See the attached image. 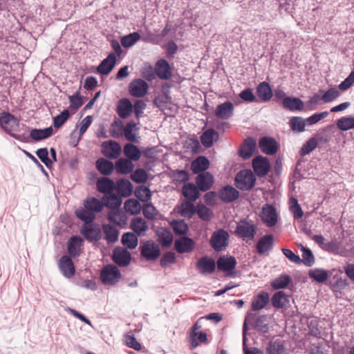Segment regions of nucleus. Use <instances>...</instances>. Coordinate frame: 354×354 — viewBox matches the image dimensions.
<instances>
[{
    "mask_svg": "<svg viewBox=\"0 0 354 354\" xmlns=\"http://www.w3.org/2000/svg\"><path fill=\"white\" fill-rule=\"evenodd\" d=\"M132 104L128 99H122L117 106V113L121 118H127L132 112Z\"/></svg>",
    "mask_w": 354,
    "mask_h": 354,
    "instance_id": "79ce46f5",
    "label": "nucleus"
},
{
    "mask_svg": "<svg viewBox=\"0 0 354 354\" xmlns=\"http://www.w3.org/2000/svg\"><path fill=\"white\" fill-rule=\"evenodd\" d=\"M159 240L162 245L169 247L171 245L174 236L172 233L169 230H164L159 234Z\"/></svg>",
    "mask_w": 354,
    "mask_h": 354,
    "instance_id": "69168bd1",
    "label": "nucleus"
},
{
    "mask_svg": "<svg viewBox=\"0 0 354 354\" xmlns=\"http://www.w3.org/2000/svg\"><path fill=\"white\" fill-rule=\"evenodd\" d=\"M116 63V55L110 53L104 59L96 68L97 73L101 75H108L112 71Z\"/></svg>",
    "mask_w": 354,
    "mask_h": 354,
    "instance_id": "412c9836",
    "label": "nucleus"
},
{
    "mask_svg": "<svg viewBox=\"0 0 354 354\" xmlns=\"http://www.w3.org/2000/svg\"><path fill=\"white\" fill-rule=\"evenodd\" d=\"M282 104L284 109L291 111H301L304 108V102L298 97H286Z\"/></svg>",
    "mask_w": 354,
    "mask_h": 354,
    "instance_id": "4c0bfd02",
    "label": "nucleus"
},
{
    "mask_svg": "<svg viewBox=\"0 0 354 354\" xmlns=\"http://www.w3.org/2000/svg\"><path fill=\"white\" fill-rule=\"evenodd\" d=\"M70 108L72 110L77 111L83 104V100L80 96V92L77 91L73 95L69 96Z\"/></svg>",
    "mask_w": 354,
    "mask_h": 354,
    "instance_id": "0e129e2a",
    "label": "nucleus"
},
{
    "mask_svg": "<svg viewBox=\"0 0 354 354\" xmlns=\"http://www.w3.org/2000/svg\"><path fill=\"white\" fill-rule=\"evenodd\" d=\"M234 181L239 189L250 190L255 185L256 177L251 170L243 169L237 173Z\"/></svg>",
    "mask_w": 354,
    "mask_h": 354,
    "instance_id": "20e7f679",
    "label": "nucleus"
},
{
    "mask_svg": "<svg viewBox=\"0 0 354 354\" xmlns=\"http://www.w3.org/2000/svg\"><path fill=\"white\" fill-rule=\"evenodd\" d=\"M196 267L201 274H209L215 271L216 263L212 258L205 256L198 260Z\"/></svg>",
    "mask_w": 354,
    "mask_h": 354,
    "instance_id": "f8f14e48",
    "label": "nucleus"
},
{
    "mask_svg": "<svg viewBox=\"0 0 354 354\" xmlns=\"http://www.w3.org/2000/svg\"><path fill=\"white\" fill-rule=\"evenodd\" d=\"M123 153L131 161H137L141 157V151L132 143H127L124 146Z\"/></svg>",
    "mask_w": 354,
    "mask_h": 354,
    "instance_id": "58836bf2",
    "label": "nucleus"
},
{
    "mask_svg": "<svg viewBox=\"0 0 354 354\" xmlns=\"http://www.w3.org/2000/svg\"><path fill=\"white\" fill-rule=\"evenodd\" d=\"M53 133V129L49 127L44 129H33L30 132V136L35 141H40L48 138Z\"/></svg>",
    "mask_w": 354,
    "mask_h": 354,
    "instance_id": "ea45409f",
    "label": "nucleus"
},
{
    "mask_svg": "<svg viewBox=\"0 0 354 354\" xmlns=\"http://www.w3.org/2000/svg\"><path fill=\"white\" fill-rule=\"evenodd\" d=\"M289 124L294 131L303 132L305 130L306 122L301 117H292L289 121Z\"/></svg>",
    "mask_w": 354,
    "mask_h": 354,
    "instance_id": "864d4df0",
    "label": "nucleus"
},
{
    "mask_svg": "<svg viewBox=\"0 0 354 354\" xmlns=\"http://www.w3.org/2000/svg\"><path fill=\"white\" fill-rule=\"evenodd\" d=\"M124 207L127 212L132 215L139 214L141 210L140 203L137 200L133 198L127 200L124 202Z\"/></svg>",
    "mask_w": 354,
    "mask_h": 354,
    "instance_id": "8fccbe9b",
    "label": "nucleus"
},
{
    "mask_svg": "<svg viewBox=\"0 0 354 354\" xmlns=\"http://www.w3.org/2000/svg\"><path fill=\"white\" fill-rule=\"evenodd\" d=\"M274 239L272 234H266L261 237L256 245L259 254H265L273 248Z\"/></svg>",
    "mask_w": 354,
    "mask_h": 354,
    "instance_id": "a211bd4d",
    "label": "nucleus"
},
{
    "mask_svg": "<svg viewBox=\"0 0 354 354\" xmlns=\"http://www.w3.org/2000/svg\"><path fill=\"white\" fill-rule=\"evenodd\" d=\"M209 162L205 156H198L191 164V169L194 174H201L206 172L205 170L208 169Z\"/></svg>",
    "mask_w": 354,
    "mask_h": 354,
    "instance_id": "f704fd0d",
    "label": "nucleus"
},
{
    "mask_svg": "<svg viewBox=\"0 0 354 354\" xmlns=\"http://www.w3.org/2000/svg\"><path fill=\"white\" fill-rule=\"evenodd\" d=\"M83 242L82 239L79 236H71L68 241V252L73 257H78L80 254V246Z\"/></svg>",
    "mask_w": 354,
    "mask_h": 354,
    "instance_id": "7c9ffc66",
    "label": "nucleus"
},
{
    "mask_svg": "<svg viewBox=\"0 0 354 354\" xmlns=\"http://www.w3.org/2000/svg\"><path fill=\"white\" fill-rule=\"evenodd\" d=\"M257 142L252 138L245 139L243 145L239 150V155L241 158L246 160L250 158L254 152Z\"/></svg>",
    "mask_w": 354,
    "mask_h": 354,
    "instance_id": "bb28decb",
    "label": "nucleus"
},
{
    "mask_svg": "<svg viewBox=\"0 0 354 354\" xmlns=\"http://www.w3.org/2000/svg\"><path fill=\"white\" fill-rule=\"evenodd\" d=\"M36 153L38 158L47 167H50L52 165L53 160L48 158V151L46 148L37 149Z\"/></svg>",
    "mask_w": 354,
    "mask_h": 354,
    "instance_id": "774afa93",
    "label": "nucleus"
},
{
    "mask_svg": "<svg viewBox=\"0 0 354 354\" xmlns=\"http://www.w3.org/2000/svg\"><path fill=\"white\" fill-rule=\"evenodd\" d=\"M317 145V142L315 138H310L301 147L300 154L306 156L313 151Z\"/></svg>",
    "mask_w": 354,
    "mask_h": 354,
    "instance_id": "e2e57ef3",
    "label": "nucleus"
},
{
    "mask_svg": "<svg viewBox=\"0 0 354 354\" xmlns=\"http://www.w3.org/2000/svg\"><path fill=\"white\" fill-rule=\"evenodd\" d=\"M266 315L259 316L254 322V328L262 333H267L269 331L268 325L266 323Z\"/></svg>",
    "mask_w": 354,
    "mask_h": 354,
    "instance_id": "13d9d810",
    "label": "nucleus"
},
{
    "mask_svg": "<svg viewBox=\"0 0 354 354\" xmlns=\"http://www.w3.org/2000/svg\"><path fill=\"white\" fill-rule=\"evenodd\" d=\"M178 212L181 216L190 218L196 212V209L192 201H184L181 203Z\"/></svg>",
    "mask_w": 354,
    "mask_h": 354,
    "instance_id": "49530a36",
    "label": "nucleus"
},
{
    "mask_svg": "<svg viewBox=\"0 0 354 354\" xmlns=\"http://www.w3.org/2000/svg\"><path fill=\"white\" fill-rule=\"evenodd\" d=\"M59 268L62 274L67 278H71L75 274L74 264L71 259L66 255L59 259Z\"/></svg>",
    "mask_w": 354,
    "mask_h": 354,
    "instance_id": "b1692460",
    "label": "nucleus"
},
{
    "mask_svg": "<svg viewBox=\"0 0 354 354\" xmlns=\"http://www.w3.org/2000/svg\"><path fill=\"white\" fill-rule=\"evenodd\" d=\"M102 148L103 155L109 159L117 158L122 152L121 146L118 142L114 140L103 142Z\"/></svg>",
    "mask_w": 354,
    "mask_h": 354,
    "instance_id": "9d476101",
    "label": "nucleus"
},
{
    "mask_svg": "<svg viewBox=\"0 0 354 354\" xmlns=\"http://www.w3.org/2000/svg\"><path fill=\"white\" fill-rule=\"evenodd\" d=\"M137 236L133 232H126L122 236V243L129 249H134L137 247L138 243Z\"/></svg>",
    "mask_w": 354,
    "mask_h": 354,
    "instance_id": "a18cd8bd",
    "label": "nucleus"
},
{
    "mask_svg": "<svg viewBox=\"0 0 354 354\" xmlns=\"http://www.w3.org/2000/svg\"><path fill=\"white\" fill-rule=\"evenodd\" d=\"M102 283L105 286L116 284L122 277L120 270L113 264H108L103 267L100 275Z\"/></svg>",
    "mask_w": 354,
    "mask_h": 354,
    "instance_id": "7ed1b4c3",
    "label": "nucleus"
},
{
    "mask_svg": "<svg viewBox=\"0 0 354 354\" xmlns=\"http://www.w3.org/2000/svg\"><path fill=\"white\" fill-rule=\"evenodd\" d=\"M257 230L252 221L243 218L237 223L234 234L243 240H252L257 234Z\"/></svg>",
    "mask_w": 354,
    "mask_h": 354,
    "instance_id": "f03ea898",
    "label": "nucleus"
},
{
    "mask_svg": "<svg viewBox=\"0 0 354 354\" xmlns=\"http://www.w3.org/2000/svg\"><path fill=\"white\" fill-rule=\"evenodd\" d=\"M199 189L192 183L185 184L182 188L183 196L189 201H196L200 196Z\"/></svg>",
    "mask_w": 354,
    "mask_h": 354,
    "instance_id": "cd10ccee",
    "label": "nucleus"
},
{
    "mask_svg": "<svg viewBox=\"0 0 354 354\" xmlns=\"http://www.w3.org/2000/svg\"><path fill=\"white\" fill-rule=\"evenodd\" d=\"M259 146L262 152L268 155H273L278 150L277 142L272 138L263 137L260 139Z\"/></svg>",
    "mask_w": 354,
    "mask_h": 354,
    "instance_id": "aec40b11",
    "label": "nucleus"
},
{
    "mask_svg": "<svg viewBox=\"0 0 354 354\" xmlns=\"http://www.w3.org/2000/svg\"><path fill=\"white\" fill-rule=\"evenodd\" d=\"M104 207L103 201L95 197L87 198L84 201V207L75 210L76 216L82 221H93L95 213L100 212Z\"/></svg>",
    "mask_w": 354,
    "mask_h": 354,
    "instance_id": "f257e3e1",
    "label": "nucleus"
},
{
    "mask_svg": "<svg viewBox=\"0 0 354 354\" xmlns=\"http://www.w3.org/2000/svg\"><path fill=\"white\" fill-rule=\"evenodd\" d=\"M140 39V34L137 32H134L122 37L120 41L121 45L124 48H129L133 46Z\"/></svg>",
    "mask_w": 354,
    "mask_h": 354,
    "instance_id": "603ef678",
    "label": "nucleus"
},
{
    "mask_svg": "<svg viewBox=\"0 0 354 354\" xmlns=\"http://www.w3.org/2000/svg\"><path fill=\"white\" fill-rule=\"evenodd\" d=\"M339 274L336 279L335 281L331 283V289L335 292H342V290L346 288L348 286V283L346 279H342L339 277Z\"/></svg>",
    "mask_w": 354,
    "mask_h": 354,
    "instance_id": "052dcab7",
    "label": "nucleus"
},
{
    "mask_svg": "<svg viewBox=\"0 0 354 354\" xmlns=\"http://www.w3.org/2000/svg\"><path fill=\"white\" fill-rule=\"evenodd\" d=\"M135 195L140 201L146 202L151 198V191L146 186H140L136 188Z\"/></svg>",
    "mask_w": 354,
    "mask_h": 354,
    "instance_id": "bf43d9fd",
    "label": "nucleus"
},
{
    "mask_svg": "<svg viewBox=\"0 0 354 354\" xmlns=\"http://www.w3.org/2000/svg\"><path fill=\"white\" fill-rule=\"evenodd\" d=\"M267 351L268 354H283L285 347L281 340L277 339L269 344Z\"/></svg>",
    "mask_w": 354,
    "mask_h": 354,
    "instance_id": "6e6d98bb",
    "label": "nucleus"
},
{
    "mask_svg": "<svg viewBox=\"0 0 354 354\" xmlns=\"http://www.w3.org/2000/svg\"><path fill=\"white\" fill-rule=\"evenodd\" d=\"M342 271L336 269L328 272L327 270L322 268H315L309 271V277L313 279L318 283H324L329 277H333L335 279Z\"/></svg>",
    "mask_w": 354,
    "mask_h": 354,
    "instance_id": "6e6552de",
    "label": "nucleus"
},
{
    "mask_svg": "<svg viewBox=\"0 0 354 354\" xmlns=\"http://www.w3.org/2000/svg\"><path fill=\"white\" fill-rule=\"evenodd\" d=\"M196 183L201 191L206 192L212 187L214 183V177L209 172H203L196 177Z\"/></svg>",
    "mask_w": 354,
    "mask_h": 354,
    "instance_id": "5701e85b",
    "label": "nucleus"
},
{
    "mask_svg": "<svg viewBox=\"0 0 354 354\" xmlns=\"http://www.w3.org/2000/svg\"><path fill=\"white\" fill-rule=\"evenodd\" d=\"M136 127V123L131 122L126 124L123 129L122 134L125 136L126 139L132 142H138L136 136L133 133V129Z\"/></svg>",
    "mask_w": 354,
    "mask_h": 354,
    "instance_id": "4d7b16f0",
    "label": "nucleus"
},
{
    "mask_svg": "<svg viewBox=\"0 0 354 354\" xmlns=\"http://www.w3.org/2000/svg\"><path fill=\"white\" fill-rule=\"evenodd\" d=\"M103 230L104 234V239L109 243H113L118 239L119 232L118 229L110 225H104Z\"/></svg>",
    "mask_w": 354,
    "mask_h": 354,
    "instance_id": "c03bdc74",
    "label": "nucleus"
},
{
    "mask_svg": "<svg viewBox=\"0 0 354 354\" xmlns=\"http://www.w3.org/2000/svg\"><path fill=\"white\" fill-rule=\"evenodd\" d=\"M337 127L341 131H348L354 128V117L345 116L337 120Z\"/></svg>",
    "mask_w": 354,
    "mask_h": 354,
    "instance_id": "de8ad7c7",
    "label": "nucleus"
},
{
    "mask_svg": "<svg viewBox=\"0 0 354 354\" xmlns=\"http://www.w3.org/2000/svg\"><path fill=\"white\" fill-rule=\"evenodd\" d=\"M129 89L132 96L141 97L147 93L148 84L142 79H136L130 83Z\"/></svg>",
    "mask_w": 354,
    "mask_h": 354,
    "instance_id": "4468645a",
    "label": "nucleus"
},
{
    "mask_svg": "<svg viewBox=\"0 0 354 354\" xmlns=\"http://www.w3.org/2000/svg\"><path fill=\"white\" fill-rule=\"evenodd\" d=\"M131 180L136 183H143L147 180V174L143 169H137L131 174Z\"/></svg>",
    "mask_w": 354,
    "mask_h": 354,
    "instance_id": "680f3d73",
    "label": "nucleus"
},
{
    "mask_svg": "<svg viewBox=\"0 0 354 354\" xmlns=\"http://www.w3.org/2000/svg\"><path fill=\"white\" fill-rule=\"evenodd\" d=\"M234 109V104L230 101H226L216 106L214 114L218 118L228 120L233 115Z\"/></svg>",
    "mask_w": 354,
    "mask_h": 354,
    "instance_id": "6ab92c4d",
    "label": "nucleus"
},
{
    "mask_svg": "<svg viewBox=\"0 0 354 354\" xmlns=\"http://www.w3.org/2000/svg\"><path fill=\"white\" fill-rule=\"evenodd\" d=\"M97 191L106 195L113 192L115 189V183L113 180L108 177L99 178L96 183Z\"/></svg>",
    "mask_w": 354,
    "mask_h": 354,
    "instance_id": "c756f323",
    "label": "nucleus"
},
{
    "mask_svg": "<svg viewBox=\"0 0 354 354\" xmlns=\"http://www.w3.org/2000/svg\"><path fill=\"white\" fill-rule=\"evenodd\" d=\"M219 135L217 131L213 129H208L203 133L201 136V141L205 147L209 148L213 145L214 142L217 141Z\"/></svg>",
    "mask_w": 354,
    "mask_h": 354,
    "instance_id": "72a5a7b5",
    "label": "nucleus"
},
{
    "mask_svg": "<svg viewBox=\"0 0 354 354\" xmlns=\"http://www.w3.org/2000/svg\"><path fill=\"white\" fill-rule=\"evenodd\" d=\"M219 198L225 203H230L236 200L239 196V192L232 186L226 185L219 191Z\"/></svg>",
    "mask_w": 354,
    "mask_h": 354,
    "instance_id": "a878e982",
    "label": "nucleus"
},
{
    "mask_svg": "<svg viewBox=\"0 0 354 354\" xmlns=\"http://www.w3.org/2000/svg\"><path fill=\"white\" fill-rule=\"evenodd\" d=\"M117 190L121 196L128 197L133 192V185L129 180L122 179L117 183Z\"/></svg>",
    "mask_w": 354,
    "mask_h": 354,
    "instance_id": "37998d69",
    "label": "nucleus"
},
{
    "mask_svg": "<svg viewBox=\"0 0 354 354\" xmlns=\"http://www.w3.org/2000/svg\"><path fill=\"white\" fill-rule=\"evenodd\" d=\"M301 250L302 251V259H301V263L306 266H312L315 263V257L312 251L303 245H301Z\"/></svg>",
    "mask_w": 354,
    "mask_h": 354,
    "instance_id": "5fc2aeb1",
    "label": "nucleus"
},
{
    "mask_svg": "<svg viewBox=\"0 0 354 354\" xmlns=\"http://www.w3.org/2000/svg\"><path fill=\"white\" fill-rule=\"evenodd\" d=\"M271 302L277 309L286 308L289 304V296L283 291H278L272 295Z\"/></svg>",
    "mask_w": 354,
    "mask_h": 354,
    "instance_id": "c85d7f7f",
    "label": "nucleus"
},
{
    "mask_svg": "<svg viewBox=\"0 0 354 354\" xmlns=\"http://www.w3.org/2000/svg\"><path fill=\"white\" fill-rule=\"evenodd\" d=\"M171 225L177 235H185L189 231V227L183 220H174L171 223Z\"/></svg>",
    "mask_w": 354,
    "mask_h": 354,
    "instance_id": "3c124183",
    "label": "nucleus"
},
{
    "mask_svg": "<svg viewBox=\"0 0 354 354\" xmlns=\"http://www.w3.org/2000/svg\"><path fill=\"white\" fill-rule=\"evenodd\" d=\"M80 232L89 242H96L100 240L102 232L99 225L93 221H84Z\"/></svg>",
    "mask_w": 354,
    "mask_h": 354,
    "instance_id": "0eeeda50",
    "label": "nucleus"
},
{
    "mask_svg": "<svg viewBox=\"0 0 354 354\" xmlns=\"http://www.w3.org/2000/svg\"><path fill=\"white\" fill-rule=\"evenodd\" d=\"M269 294L263 291L254 296L252 301V309L257 311L263 309L269 302Z\"/></svg>",
    "mask_w": 354,
    "mask_h": 354,
    "instance_id": "2f4dec72",
    "label": "nucleus"
},
{
    "mask_svg": "<svg viewBox=\"0 0 354 354\" xmlns=\"http://www.w3.org/2000/svg\"><path fill=\"white\" fill-rule=\"evenodd\" d=\"M290 277L288 274H281L271 282V286L274 290L283 289L287 287L290 282Z\"/></svg>",
    "mask_w": 354,
    "mask_h": 354,
    "instance_id": "09e8293b",
    "label": "nucleus"
},
{
    "mask_svg": "<svg viewBox=\"0 0 354 354\" xmlns=\"http://www.w3.org/2000/svg\"><path fill=\"white\" fill-rule=\"evenodd\" d=\"M131 259V253L127 249L118 247L113 250V260L119 266H128Z\"/></svg>",
    "mask_w": 354,
    "mask_h": 354,
    "instance_id": "ddd939ff",
    "label": "nucleus"
},
{
    "mask_svg": "<svg viewBox=\"0 0 354 354\" xmlns=\"http://www.w3.org/2000/svg\"><path fill=\"white\" fill-rule=\"evenodd\" d=\"M218 269L227 272L234 269L236 265V260L234 257H221L218 259L217 262Z\"/></svg>",
    "mask_w": 354,
    "mask_h": 354,
    "instance_id": "473e14b6",
    "label": "nucleus"
},
{
    "mask_svg": "<svg viewBox=\"0 0 354 354\" xmlns=\"http://www.w3.org/2000/svg\"><path fill=\"white\" fill-rule=\"evenodd\" d=\"M155 73L160 80H169L172 76V69L164 59H159L155 65Z\"/></svg>",
    "mask_w": 354,
    "mask_h": 354,
    "instance_id": "2eb2a0df",
    "label": "nucleus"
},
{
    "mask_svg": "<svg viewBox=\"0 0 354 354\" xmlns=\"http://www.w3.org/2000/svg\"><path fill=\"white\" fill-rule=\"evenodd\" d=\"M261 217L262 221L268 227H272L277 222V214L275 208L269 204H266L262 209Z\"/></svg>",
    "mask_w": 354,
    "mask_h": 354,
    "instance_id": "dca6fc26",
    "label": "nucleus"
},
{
    "mask_svg": "<svg viewBox=\"0 0 354 354\" xmlns=\"http://www.w3.org/2000/svg\"><path fill=\"white\" fill-rule=\"evenodd\" d=\"M256 93L259 101L262 102H268L273 97V92L270 84L265 81L257 85Z\"/></svg>",
    "mask_w": 354,
    "mask_h": 354,
    "instance_id": "4be33fe9",
    "label": "nucleus"
},
{
    "mask_svg": "<svg viewBox=\"0 0 354 354\" xmlns=\"http://www.w3.org/2000/svg\"><path fill=\"white\" fill-rule=\"evenodd\" d=\"M0 126L4 131L9 133L12 137L17 138L13 131H17L19 128V120L9 112H1V119L0 120Z\"/></svg>",
    "mask_w": 354,
    "mask_h": 354,
    "instance_id": "423d86ee",
    "label": "nucleus"
},
{
    "mask_svg": "<svg viewBox=\"0 0 354 354\" xmlns=\"http://www.w3.org/2000/svg\"><path fill=\"white\" fill-rule=\"evenodd\" d=\"M229 238L230 235L227 231L219 229L212 233L209 244L214 251L221 252L227 246Z\"/></svg>",
    "mask_w": 354,
    "mask_h": 354,
    "instance_id": "39448f33",
    "label": "nucleus"
},
{
    "mask_svg": "<svg viewBox=\"0 0 354 354\" xmlns=\"http://www.w3.org/2000/svg\"><path fill=\"white\" fill-rule=\"evenodd\" d=\"M95 165L97 169L105 176L111 174L114 170L113 163L103 158L97 159Z\"/></svg>",
    "mask_w": 354,
    "mask_h": 354,
    "instance_id": "a19ab883",
    "label": "nucleus"
},
{
    "mask_svg": "<svg viewBox=\"0 0 354 354\" xmlns=\"http://www.w3.org/2000/svg\"><path fill=\"white\" fill-rule=\"evenodd\" d=\"M115 168L117 172L122 174H127L133 171L134 165L131 160L127 158H120L116 160Z\"/></svg>",
    "mask_w": 354,
    "mask_h": 354,
    "instance_id": "c9c22d12",
    "label": "nucleus"
},
{
    "mask_svg": "<svg viewBox=\"0 0 354 354\" xmlns=\"http://www.w3.org/2000/svg\"><path fill=\"white\" fill-rule=\"evenodd\" d=\"M142 257L149 261H153L160 256V250L158 244L148 241L140 247Z\"/></svg>",
    "mask_w": 354,
    "mask_h": 354,
    "instance_id": "1a4fd4ad",
    "label": "nucleus"
},
{
    "mask_svg": "<svg viewBox=\"0 0 354 354\" xmlns=\"http://www.w3.org/2000/svg\"><path fill=\"white\" fill-rule=\"evenodd\" d=\"M195 246L194 240L188 236H183L176 239L174 248L177 252L180 254L189 253L192 252Z\"/></svg>",
    "mask_w": 354,
    "mask_h": 354,
    "instance_id": "f3484780",
    "label": "nucleus"
},
{
    "mask_svg": "<svg viewBox=\"0 0 354 354\" xmlns=\"http://www.w3.org/2000/svg\"><path fill=\"white\" fill-rule=\"evenodd\" d=\"M130 228L135 234L138 236H142L145 235L148 230V225L142 217H135L131 220Z\"/></svg>",
    "mask_w": 354,
    "mask_h": 354,
    "instance_id": "393cba45",
    "label": "nucleus"
},
{
    "mask_svg": "<svg viewBox=\"0 0 354 354\" xmlns=\"http://www.w3.org/2000/svg\"><path fill=\"white\" fill-rule=\"evenodd\" d=\"M70 115L69 111L68 110H64L59 115L54 117L53 118V125L55 128L58 129L61 127L65 122L68 120Z\"/></svg>",
    "mask_w": 354,
    "mask_h": 354,
    "instance_id": "338daca9",
    "label": "nucleus"
},
{
    "mask_svg": "<svg viewBox=\"0 0 354 354\" xmlns=\"http://www.w3.org/2000/svg\"><path fill=\"white\" fill-rule=\"evenodd\" d=\"M102 201L104 206L113 209H118L122 202V196L115 194L113 192L104 195L102 197Z\"/></svg>",
    "mask_w": 354,
    "mask_h": 354,
    "instance_id": "e433bc0d",
    "label": "nucleus"
},
{
    "mask_svg": "<svg viewBox=\"0 0 354 354\" xmlns=\"http://www.w3.org/2000/svg\"><path fill=\"white\" fill-rule=\"evenodd\" d=\"M252 167L258 176L263 177L268 174L270 165L267 158L258 156L252 160Z\"/></svg>",
    "mask_w": 354,
    "mask_h": 354,
    "instance_id": "9b49d317",
    "label": "nucleus"
}]
</instances>
